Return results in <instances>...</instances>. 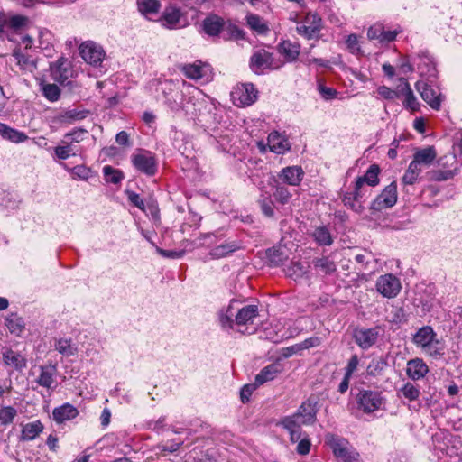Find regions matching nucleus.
Here are the masks:
<instances>
[{
  "instance_id": "obj_28",
  "label": "nucleus",
  "mask_w": 462,
  "mask_h": 462,
  "mask_svg": "<svg viewBox=\"0 0 462 462\" xmlns=\"http://www.w3.org/2000/svg\"><path fill=\"white\" fill-rule=\"evenodd\" d=\"M79 415V411L70 403H65L57 407L52 411L53 420L57 423H62L66 420H72Z\"/></svg>"
},
{
  "instance_id": "obj_50",
  "label": "nucleus",
  "mask_w": 462,
  "mask_h": 462,
  "mask_svg": "<svg viewBox=\"0 0 462 462\" xmlns=\"http://www.w3.org/2000/svg\"><path fill=\"white\" fill-rule=\"evenodd\" d=\"M402 396L409 402L416 401L420 394V388L411 383H406L401 389Z\"/></svg>"
},
{
  "instance_id": "obj_29",
  "label": "nucleus",
  "mask_w": 462,
  "mask_h": 462,
  "mask_svg": "<svg viewBox=\"0 0 462 462\" xmlns=\"http://www.w3.org/2000/svg\"><path fill=\"white\" fill-rule=\"evenodd\" d=\"M313 268L319 275H331L337 272V265L328 256L314 258Z\"/></svg>"
},
{
  "instance_id": "obj_9",
  "label": "nucleus",
  "mask_w": 462,
  "mask_h": 462,
  "mask_svg": "<svg viewBox=\"0 0 462 462\" xmlns=\"http://www.w3.org/2000/svg\"><path fill=\"white\" fill-rule=\"evenodd\" d=\"M322 28L321 18L314 13H308L303 21L299 23L296 27V32L300 36L311 40L319 37Z\"/></svg>"
},
{
  "instance_id": "obj_39",
  "label": "nucleus",
  "mask_w": 462,
  "mask_h": 462,
  "mask_svg": "<svg viewBox=\"0 0 462 462\" xmlns=\"http://www.w3.org/2000/svg\"><path fill=\"white\" fill-rule=\"evenodd\" d=\"M281 425L289 431L291 442H297L301 439V424L295 422L293 418H283Z\"/></svg>"
},
{
  "instance_id": "obj_34",
  "label": "nucleus",
  "mask_w": 462,
  "mask_h": 462,
  "mask_svg": "<svg viewBox=\"0 0 462 462\" xmlns=\"http://www.w3.org/2000/svg\"><path fill=\"white\" fill-rule=\"evenodd\" d=\"M0 135L12 143H20L28 140V136L21 131L8 126L0 122Z\"/></svg>"
},
{
  "instance_id": "obj_49",
  "label": "nucleus",
  "mask_w": 462,
  "mask_h": 462,
  "mask_svg": "<svg viewBox=\"0 0 462 462\" xmlns=\"http://www.w3.org/2000/svg\"><path fill=\"white\" fill-rule=\"evenodd\" d=\"M42 92L46 99L51 102L58 101L60 97V89L55 84H42Z\"/></svg>"
},
{
  "instance_id": "obj_32",
  "label": "nucleus",
  "mask_w": 462,
  "mask_h": 462,
  "mask_svg": "<svg viewBox=\"0 0 462 462\" xmlns=\"http://www.w3.org/2000/svg\"><path fill=\"white\" fill-rule=\"evenodd\" d=\"M207 65L200 60L194 63H187L180 66V71L190 79H199L205 76Z\"/></svg>"
},
{
  "instance_id": "obj_21",
  "label": "nucleus",
  "mask_w": 462,
  "mask_h": 462,
  "mask_svg": "<svg viewBox=\"0 0 462 462\" xmlns=\"http://www.w3.org/2000/svg\"><path fill=\"white\" fill-rule=\"evenodd\" d=\"M3 361L5 365L10 366L16 371H22L27 365L26 357L21 353L11 348H5L3 351Z\"/></svg>"
},
{
  "instance_id": "obj_42",
  "label": "nucleus",
  "mask_w": 462,
  "mask_h": 462,
  "mask_svg": "<svg viewBox=\"0 0 462 462\" xmlns=\"http://www.w3.org/2000/svg\"><path fill=\"white\" fill-rule=\"evenodd\" d=\"M437 153L433 146H429L418 150L413 158L416 159L421 165L429 166L436 159Z\"/></svg>"
},
{
  "instance_id": "obj_17",
  "label": "nucleus",
  "mask_w": 462,
  "mask_h": 462,
  "mask_svg": "<svg viewBox=\"0 0 462 462\" xmlns=\"http://www.w3.org/2000/svg\"><path fill=\"white\" fill-rule=\"evenodd\" d=\"M12 56L23 72L33 73L37 69L36 58L28 54L26 51L16 48L13 51Z\"/></svg>"
},
{
  "instance_id": "obj_55",
  "label": "nucleus",
  "mask_w": 462,
  "mask_h": 462,
  "mask_svg": "<svg viewBox=\"0 0 462 462\" xmlns=\"http://www.w3.org/2000/svg\"><path fill=\"white\" fill-rule=\"evenodd\" d=\"M414 63L417 65V69L421 75L422 74L431 75L432 74L431 71L434 70V64L428 56L418 57V62H416V60H414Z\"/></svg>"
},
{
  "instance_id": "obj_31",
  "label": "nucleus",
  "mask_w": 462,
  "mask_h": 462,
  "mask_svg": "<svg viewBox=\"0 0 462 462\" xmlns=\"http://www.w3.org/2000/svg\"><path fill=\"white\" fill-rule=\"evenodd\" d=\"M180 9L174 5H169L164 9L162 15L161 17V22L162 25L170 29H172L176 28L177 25L180 23Z\"/></svg>"
},
{
  "instance_id": "obj_6",
  "label": "nucleus",
  "mask_w": 462,
  "mask_h": 462,
  "mask_svg": "<svg viewBox=\"0 0 462 462\" xmlns=\"http://www.w3.org/2000/svg\"><path fill=\"white\" fill-rule=\"evenodd\" d=\"M359 410L365 413H371L381 409L384 398L381 392L373 390H361L356 395Z\"/></svg>"
},
{
  "instance_id": "obj_24",
  "label": "nucleus",
  "mask_w": 462,
  "mask_h": 462,
  "mask_svg": "<svg viewBox=\"0 0 462 462\" xmlns=\"http://www.w3.org/2000/svg\"><path fill=\"white\" fill-rule=\"evenodd\" d=\"M89 115L87 109L69 108L57 114L56 121L60 124H73L85 119Z\"/></svg>"
},
{
  "instance_id": "obj_38",
  "label": "nucleus",
  "mask_w": 462,
  "mask_h": 462,
  "mask_svg": "<svg viewBox=\"0 0 462 462\" xmlns=\"http://www.w3.org/2000/svg\"><path fill=\"white\" fill-rule=\"evenodd\" d=\"M268 144L270 147V150L273 152L281 154L284 152L290 150V143L289 142L282 138L281 135H279L277 133H272L268 136Z\"/></svg>"
},
{
  "instance_id": "obj_3",
  "label": "nucleus",
  "mask_w": 462,
  "mask_h": 462,
  "mask_svg": "<svg viewBox=\"0 0 462 462\" xmlns=\"http://www.w3.org/2000/svg\"><path fill=\"white\" fill-rule=\"evenodd\" d=\"M51 76L53 80L59 82L60 85L69 86L72 91L79 88L77 81L69 80L73 77V69L71 62L64 58H60L56 62L52 63L50 67Z\"/></svg>"
},
{
  "instance_id": "obj_11",
  "label": "nucleus",
  "mask_w": 462,
  "mask_h": 462,
  "mask_svg": "<svg viewBox=\"0 0 462 462\" xmlns=\"http://www.w3.org/2000/svg\"><path fill=\"white\" fill-rule=\"evenodd\" d=\"M166 103L173 112L184 111L192 119L198 116L194 99L189 97L187 102H183V94L180 91H175L170 97H167Z\"/></svg>"
},
{
  "instance_id": "obj_46",
  "label": "nucleus",
  "mask_w": 462,
  "mask_h": 462,
  "mask_svg": "<svg viewBox=\"0 0 462 462\" xmlns=\"http://www.w3.org/2000/svg\"><path fill=\"white\" fill-rule=\"evenodd\" d=\"M55 349L65 356L75 355L77 348L73 346L71 339L60 338L55 340Z\"/></svg>"
},
{
  "instance_id": "obj_41",
  "label": "nucleus",
  "mask_w": 462,
  "mask_h": 462,
  "mask_svg": "<svg viewBox=\"0 0 462 462\" xmlns=\"http://www.w3.org/2000/svg\"><path fill=\"white\" fill-rule=\"evenodd\" d=\"M43 430V425L40 420L25 424L22 429L21 439L23 440H32Z\"/></svg>"
},
{
  "instance_id": "obj_52",
  "label": "nucleus",
  "mask_w": 462,
  "mask_h": 462,
  "mask_svg": "<svg viewBox=\"0 0 462 462\" xmlns=\"http://www.w3.org/2000/svg\"><path fill=\"white\" fill-rule=\"evenodd\" d=\"M225 39H244L245 32L236 24L226 23L225 30L223 31Z\"/></svg>"
},
{
  "instance_id": "obj_18",
  "label": "nucleus",
  "mask_w": 462,
  "mask_h": 462,
  "mask_svg": "<svg viewBox=\"0 0 462 462\" xmlns=\"http://www.w3.org/2000/svg\"><path fill=\"white\" fill-rule=\"evenodd\" d=\"M225 20L216 14H209L202 21L203 31L211 37L219 36L225 30Z\"/></svg>"
},
{
  "instance_id": "obj_22",
  "label": "nucleus",
  "mask_w": 462,
  "mask_h": 462,
  "mask_svg": "<svg viewBox=\"0 0 462 462\" xmlns=\"http://www.w3.org/2000/svg\"><path fill=\"white\" fill-rule=\"evenodd\" d=\"M277 51L284 58L286 62H293L300 55V45L297 42L286 40L277 45Z\"/></svg>"
},
{
  "instance_id": "obj_4",
  "label": "nucleus",
  "mask_w": 462,
  "mask_h": 462,
  "mask_svg": "<svg viewBox=\"0 0 462 462\" xmlns=\"http://www.w3.org/2000/svg\"><path fill=\"white\" fill-rule=\"evenodd\" d=\"M369 187L361 183V180H356L353 191L346 192L343 196L344 205L355 212L361 213L365 208L363 204L371 195Z\"/></svg>"
},
{
  "instance_id": "obj_16",
  "label": "nucleus",
  "mask_w": 462,
  "mask_h": 462,
  "mask_svg": "<svg viewBox=\"0 0 462 462\" xmlns=\"http://www.w3.org/2000/svg\"><path fill=\"white\" fill-rule=\"evenodd\" d=\"M379 337L377 328L356 329L353 337L356 345L364 350L374 346Z\"/></svg>"
},
{
  "instance_id": "obj_14",
  "label": "nucleus",
  "mask_w": 462,
  "mask_h": 462,
  "mask_svg": "<svg viewBox=\"0 0 462 462\" xmlns=\"http://www.w3.org/2000/svg\"><path fill=\"white\" fill-rule=\"evenodd\" d=\"M416 89L420 92L421 98L434 110L439 111L445 97L433 89L430 86L423 81H417Z\"/></svg>"
},
{
  "instance_id": "obj_33",
  "label": "nucleus",
  "mask_w": 462,
  "mask_h": 462,
  "mask_svg": "<svg viewBox=\"0 0 462 462\" xmlns=\"http://www.w3.org/2000/svg\"><path fill=\"white\" fill-rule=\"evenodd\" d=\"M239 248L240 245L236 241H225L224 243L213 247L209 252V255L212 259H219L226 257Z\"/></svg>"
},
{
  "instance_id": "obj_8",
  "label": "nucleus",
  "mask_w": 462,
  "mask_h": 462,
  "mask_svg": "<svg viewBox=\"0 0 462 462\" xmlns=\"http://www.w3.org/2000/svg\"><path fill=\"white\" fill-rule=\"evenodd\" d=\"M282 65L276 63L273 54L263 49L254 51L249 62L250 69L257 75L263 74L266 69H279Z\"/></svg>"
},
{
  "instance_id": "obj_59",
  "label": "nucleus",
  "mask_w": 462,
  "mask_h": 462,
  "mask_svg": "<svg viewBox=\"0 0 462 462\" xmlns=\"http://www.w3.org/2000/svg\"><path fill=\"white\" fill-rule=\"evenodd\" d=\"M346 48L352 54L355 55H363V51L361 50L359 38L356 34L352 33L347 36L346 41Z\"/></svg>"
},
{
  "instance_id": "obj_40",
  "label": "nucleus",
  "mask_w": 462,
  "mask_h": 462,
  "mask_svg": "<svg viewBox=\"0 0 462 462\" xmlns=\"http://www.w3.org/2000/svg\"><path fill=\"white\" fill-rule=\"evenodd\" d=\"M247 25L258 34L264 35L269 32L267 23L259 15L250 14L246 16Z\"/></svg>"
},
{
  "instance_id": "obj_37",
  "label": "nucleus",
  "mask_w": 462,
  "mask_h": 462,
  "mask_svg": "<svg viewBox=\"0 0 462 462\" xmlns=\"http://www.w3.org/2000/svg\"><path fill=\"white\" fill-rule=\"evenodd\" d=\"M311 236L320 246H329L334 241L329 228L326 226H317L313 230Z\"/></svg>"
},
{
  "instance_id": "obj_20",
  "label": "nucleus",
  "mask_w": 462,
  "mask_h": 462,
  "mask_svg": "<svg viewBox=\"0 0 462 462\" xmlns=\"http://www.w3.org/2000/svg\"><path fill=\"white\" fill-rule=\"evenodd\" d=\"M400 91V97H404L403 106L405 108L411 111H417L420 107V104L413 94V91L405 78L400 79V85L398 86Z\"/></svg>"
},
{
  "instance_id": "obj_62",
  "label": "nucleus",
  "mask_w": 462,
  "mask_h": 462,
  "mask_svg": "<svg viewBox=\"0 0 462 462\" xmlns=\"http://www.w3.org/2000/svg\"><path fill=\"white\" fill-rule=\"evenodd\" d=\"M125 194L127 196L128 200L133 204L134 207L138 208L142 211L145 210V204L143 199L140 197L139 194L135 193L132 190H125Z\"/></svg>"
},
{
  "instance_id": "obj_13",
  "label": "nucleus",
  "mask_w": 462,
  "mask_h": 462,
  "mask_svg": "<svg viewBox=\"0 0 462 462\" xmlns=\"http://www.w3.org/2000/svg\"><path fill=\"white\" fill-rule=\"evenodd\" d=\"M397 201V185L392 182L384 188L376 199L372 202L371 208L375 211H380L383 208H391L395 205Z\"/></svg>"
},
{
  "instance_id": "obj_60",
  "label": "nucleus",
  "mask_w": 462,
  "mask_h": 462,
  "mask_svg": "<svg viewBox=\"0 0 462 462\" xmlns=\"http://www.w3.org/2000/svg\"><path fill=\"white\" fill-rule=\"evenodd\" d=\"M306 273V270L301 263L292 262L286 269V274L293 279L301 278Z\"/></svg>"
},
{
  "instance_id": "obj_7",
  "label": "nucleus",
  "mask_w": 462,
  "mask_h": 462,
  "mask_svg": "<svg viewBox=\"0 0 462 462\" xmlns=\"http://www.w3.org/2000/svg\"><path fill=\"white\" fill-rule=\"evenodd\" d=\"M258 97V91L252 83H242L236 85L231 92L233 104L236 106H249Z\"/></svg>"
},
{
  "instance_id": "obj_25",
  "label": "nucleus",
  "mask_w": 462,
  "mask_h": 462,
  "mask_svg": "<svg viewBox=\"0 0 462 462\" xmlns=\"http://www.w3.org/2000/svg\"><path fill=\"white\" fill-rule=\"evenodd\" d=\"M282 371V364L275 362L263 367L255 376V384L263 385V383L273 381Z\"/></svg>"
},
{
  "instance_id": "obj_43",
  "label": "nucleus",
  "mask_w": 462,
  "mask_h": 462,
  "mask_svg": "<svg viewBox=\"0 0 462 462\" xmlns=\"http://www.w3.org/2000/svg\"><path fill=\"white\" fill-rule=\"evenodd\" d=\"M380 168L377 164H372L364 176H359L356 180H361V183L370 187H375L379 183Z\"/></svg>"
},
{
  "instance_id": "obj_2",
  "label": "nucleus",
  "mask_w": 462,
  "mask_h": 462,
  "mask_svg": "<svg viewBox=\"0 0 462 462\" xmlns=\"http://www.w3.org/2000/svg\"><path fill=\"white\" fill-rule=\"evenodd\" d=\"M86 134L87 131L84 129H74L67 133L60 141V144L55 147V155L60 160H67L70 156L79 155L81 149L76 143H80Z\"/></svg>"
},
{
  "instance_id": "obj_48",
  "label": "nucleus",
  "mask_w": 462,
  "mask_h": 462,
  "mask_svg": "<svg viewBox=\"0 0 462 462\" xmlns=\"http://www.w3.org/2000/svg\"><path fill=\"white\" fill-rule=\"evenodd\" d=\"M105 180L108 183L118 184L124 179V173L112 166L106 165L103 168Z\"/></svg>"
},
{
  "instance_id": "obj_30",
  "label": "nucleus",
  "mask_w": 462,
  "mask_h": 462,
  "mask_svg": "<svg viewBox=\"0 0 462 462\" xmlns=\"http://www.w3.org/2000/svg\"><path fill=\"white\" fill-rule=\"evenodd\" d=\"M57 373L56 365L40 366V374L36 379V383L44 388L51 389L55 382V374Z\"/></svg>"
},
{
  "instance_id": "obj_27",
  "label": "nucleus",
  "mask_w": 462,
  "mask_h": 462,
  "mask_svg": "<svg viewBox=\"0 0 462 462\" xmlns=\"http://www.w3.org/2000/svg\"><path fill=\"white\" fill-rule=\"evenodd\" d=\"M429 372L426 363L420 358L410 360L407 364V375L412 380L423 378Z\"/></svg>"
},
{
  "instance_id": "obj_12",
  "label": "nucleus",
  "mask_w": 462,
  "mask_h": 462,
  "mask_svg": "<svg viewBox=\"0 0 462 462\" xmlns=\"http://www.w3.org/2000/svg\"><path fill=\"white\" fill-rule=\"evenodd\" d=\"M402 289L400 280L392 273L381 275L376 281V290L383 297L392 299L398 295Z\"/></svg>"
},
{
  "instance_id": "obj_45",
  "label": "nucleus",
  "mask_w": 462,
  "mask_h": 462,
  "mask_svg": "<svg viewBox=\"0 0 462 462\" xmlns=\"http://www.w3.org/2000/svg\"><path fill=\"white\" fill-rule=\"evenodd\" d=\"M137 5L139 11L145 16L157 14L161 6L158 0H137Z\"/></svg>"
},
{
  "instance_id": "obj_35",
  "label": "nucleus",
  "mask_w": 462,
  "mask_h": 462,
  "mask_svg": "<svg viewBox=\"0 0 462 462\" xmlns=\"http://www.w3.org/2000/svg\"><path fill=\"white\" fill-rule=\"evenodd\" d=\"M436 337V333L433 328L430 326H424L420 328L413 336V343L421 347L422 349L431 343V340Z\"/></svg>"
},
{
  "instance_id": "obj_26",
  "label": "nucleus",
  "mask_w": 462,
  "mask_h": 462,
  "mask_svg": "<svg viewBox=\"0 0 462 462\" xmlns=\"http://www.w3.org/2000/svg\"><path fill=\"white\" fill-rule=\"evenodd\" d=\"M270 185L273 187V197L276 204L283 206L290 202L291 199V192L276 177L272 179Z\"/></svg>"
},
{
  "instance_id": "obj_64",
  "label": "nucleus",
  "mask_w": 462,
  "mask_h": 462,
  "mask_svg": "<svg viewBox=\"0 0 462 462\" xmlns=\"http://www.w3.org/2000/svg\"><path fill=\"white\" fill-rule=\"evenodd\" d=\"M233 314L231 313L230 308L226 313H221L219 316V321L223 328H233L235 320H233Z\"/></svg>"
},
{
  "instance_id": "obj_51",
  "label": "nucleus",
  "mask_w": 462,
  "mask_h": 462,
  "mask_svg": "<svg viewBox=\"0 0 462 462\" xmlns=\"http://www.w3.org/2000/svg\"><path fill=\"white\" fill-rule=\"evenodd\" d=\"M444 344L436 337L422 350L430 356L437 357L444 355Z\"/></svg>"
},
{
  "instance_id": "obj_1",
  "label": "nucleus",
  "mask_w": 462,
  "mask_h": 462,
  "mask_svg": "<svg viewBox=\"0 0 462 462\" xmlns=\"http://www.w3.org/2000/svg\"><path fill=\"white\" fill-rule=\"evenodd\" d=\"M325 443L330 448L339 462H362L359 453L345 438L333 433L325 435Z\"/></svg>"
},
{
  "instance_id": "obj_63",
  "label": "nucleus",
  "mask_w": 462,
  "mask_h": 462,
  "mask_svg": "<svg viewBox=\"0 0 462 462\" xmlns=\"http://www.w3.org/2000/svg\"><path fill=\"white\" fill-rule=\"evenodd\" d=\"M189 459H192V462H214L212 457L202 451H198L197 449H193V451L189 454Z\"/></svg>"
},
{
  "instance_id": "obj_44",
  "label": "nucleus",
  "mask_w": 462,
  "mask_h": 462,
  "mask_svg": "<svg viewBox=\"0 0 462 462\" xmlns=\"http://www.w3.org/2000/svg\"><path fill=\"white\" fill-rule=\"evenodd\" d=\"M387 365L388 363L384 357L374 358L366 368L367 374L374 377L380 376Z\"/></svg>"
},
{
  "instance_id": "obj_56",
  "label": "nucleus",
  "mask_w": 462,
  "mask_h": 462,
  "mask_svg": "<svg viewBox=\"0 0 462 462\" xmlns=\"http://www.w3.org/2000/svg\"><path fill=\"white\" fill-rule=\"evenodd\" d=\"M17 415V411L12 406H5L0 408V423L1 425H8L13 422Z\"/></svg>"
},
{
  "instance_id": "obj_23",
  "label": "nucleus",
  "mask_w": 462,
  "mask_h": 462,
  "mask_svg": "<svg viewBox=\"0 0 462 462\" xmlns=\"http://www.w3.org/2000/svg\"><path fill=\"white\" fill-rule=\"evenodd\" d=\"M258 315L259 310L257 305H246L240 309L235 316V324L237 327L252 325Z\"/></svg>"
},
{
  "instance_id": "obj_36",
  "label": "nucleus",
  "mask_w": 462,
  "mask_h": 462,
  "mask_svg": "<svg viewBox=\"0 0 462 462\" xmlns=\"http://www.w3.org/2000/svg\"><path fill=\"white\" fill-rule=\"evenodd\" d=\"M5 324L10 333L16 336H20L25 328V322L23 319L20 317L16 312L10 313L5 318Z\"/></svg>"
},
{
  "instance_id": "obj_61",
  "label": "nucleus",
  "mask_w": 462,
  "mask_h": 462,
  "mask_svg": "<svg viewBox=\"0 0 462 462\" xmlns=\"http://www.w3.org/2000/svg\"><path fill=\"white\" fill-rule=\"evenodd\" d=\"M377 92L382 97L387 100H393L400 97L399 88L393 90L386 86H381L377 88Z\"/></svg>"
},
{
  "instance_id": "obj_19",
  "label": "nucleus",
  "mask_w": 462,
  "mask_h": 462,
  "mask_svg": "<svg viewBox=\"0 0 462 462\" xmlns=\"http://www.w3.org/2000/svg\"><path fill=\"white\" fill-rule=\"evenodd\" d=\"M304 177V171L300 166H288L283 168L276 177L282 183L291 186H298Z\"/></svg>"
},
{
  "instance_id": "obj_47",
  "label": "nucleus",
  "mask_w": 462,
  "mask_h": 462,
  "mask_svg": "<svg viewBox=\"0 0 462 462\" xmlns=\"http://www.w3.org/2000/svg\"><path fill=\"white\" fill-rule=\"evenodd\" d=\"M458 168L454 167V169H439L434 170L430 172V179L436 181H444L452 179L456 174H457Z\"/></svg>"
},
{
  "instance_id": "obj_58",
  "label": "nucleus",
  "mask_w": 462,
  "mask_h": 462,
  "mask_svg": "<svg viewBox=\"0 0 462 462\" xmlns=\"http://www.w3.org/2000/svg\"><path fill=\"white\" fill-rule=\"evenodd\" d=\"M354 259L360 265L359 270H369V265L374 260V256L371 252L364 251L363 253L356 254Z\"/></svg>"
},
{
  "instance_id": "obj_15",
  "label": "nucleus",
  "mask_w": 462,
  "mask_h": 462,
  "mask_svg": "<svg viewBox=\"0 0 462 462\" xmlns=\"http://www.w3.org/2000/svg\"><path fill=\"white\" fill-rule=\"evenodd\" d=\"M80 55L88 64L97 66L103 61L106 54L101 46L88 42L80 45Z\"/></svg>"
},
{
  "instance_id": "obj_53",
  "label": "nucleus",
  "mask_w": 462,
  "mask_h": 462,
  "mask_svg": "<svg viewBox=\"0 0 462 462\" xmlns=\"http://www.w3.org/2000/svg\"><path fill=\"white\" fill-rule=\"evenodd\" d=\"M258 203L261 207L262 212L266 217H273L274 215L273 207H274V199L272 200L268 195L261 194Z\"/></svg>"
},
{
  "instance_id": "obj_57",
  "label": "nucleus",
  "mask_w": 462,
  "mask_h": 462,
  "mask_svg": "<svg viewBox=\"0 0 462 462\" xmlns=\"http://www.w3.org/2000/svg\"><path fill=\"white\" fill-rule=\"evenodd\" d=\"M266 255L271 264L274 266L281 265L287 258L282 251L276 248H271L266 251Z\"/></svg>"
},
{
  "instance_id": "obj_5",
  "label": "nucleus",
  "mask_w": 462,
  "mask_h": 462,
  "mask_svg": "<svg viewBox=\"0 0 462 462\" xmlns=\"http://www.w3.org/2000/svg\"><path fill=\"white\" fill-rule=\"evenodd\" d=\"M131 162L136 171L148 177L154 176L158 171L156 156L147 150H139L133 153Z\"/></svg>"
},
{
  "instance_id": "obj_10",
  "label": "nucleus",
  "mask_w": 462,
  "mask_h": 462,
  "mask_svg": "<svg viewBox=\"0 0 462 462\" xmlns=\"http://www.w3.org/2000/svg\"><path fill=\"white\" fill-rule=\"evenodd\" d=\"M317 405V399L310 397L301 403L293 415L286 416L285 418H293L295 422H300L301 425L313 424L316 421L318 412Z\"/></svg>"
},
{
  "instance_id": "obj_54",
  "label": "nucleus",
  "mask_w": 462,
  "mask_h": 462,
  "mask_svg": "<svg viewBox=\"0 0 462 462\" xmlns=\"http://www.w3.org/2000/svg\"><path fill=\"white\" fill-rule=\"evenodd\" d=\"M70 171L74 180H88L93 175L92 170L85 165H77Z\"/></svg>"
}]
</instances>
